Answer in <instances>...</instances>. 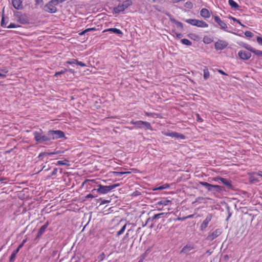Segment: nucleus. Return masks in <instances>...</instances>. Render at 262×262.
<instances>
[{
  "mask_svg": "<svg viewBox=\"0 0 262 262\" xmlns=\"http://www.w3.org/2000/svg\"><path fill=\"white\" fill-rule=\"evenodd\" d=\"M33 135L37 143L46 144L47 142L51 140L65 138L64 132L60 130L50 129L46 133H43L42 129H40L39 131L34 132Z\"/></svg>",
  "mask_w": 262,
  "mask_h": 262,
  "instance_id": "nucleus-1",
  "label": "nucleus"
},
{
  "mask_svg": "<svg viewBox=\"0 0 262 262\" xmlns=\"http://www.w3.org/2000/svg\"><path fill=\"white\" fill-rule=\"evenodd\" d=\"M199 184L213 194L219 193L226 191L224 187L218 185H213L202 181L199 182Z\"/></svg>",
  "mask_w": 262,
  "mask_h": 262,
  "instance_id": "nucleus-2",
  "label": "nucleus"
},
{
  "mask_svg": "<svg viewBox=\"0 0 262 262\" xmlns=\"http://www.w3.org/2000/svg\"><path fill=\"white\" fill-rule=\"evenodd\" d=\"M119 185V184H115L108 186H104L101 184H98L97 185L98 188L93 189L91 192L93 193L95 192H97L100 194H106L112 189L118 187Z\"/></svg>",
  "mask_w": 262,
  "mask_h": 262,
  "instance_id": "nucleus-3",
  "label": "nucleus"
},
{
  "mask_svg": "<svg viewBox=\"0 0 262 262\" xmlns=\"http://www.w3.org/2000/svg\"><path fill=\"white\" fill-rule=\"evenodd\" d=\"M133 5L132 0H125L122 4L119 5L114 8L113 11L115 14H119L124 11L126 9Z\"/></svg>",
  "mask_w": 262,
  "mask_h": 262,
  "instance_id": "nucleus-4",
  "label": "nucleus"
},
{
  "mask_svg": "<svg viewBox=\"0 0 262 262\" xmlns=\"http://www.w3.org/2000/svg\"><path fill=\"white\" fill-rule=\"evenodd\" d=\"M14 15L17 18V21L23 25L29 24V18L25 13L20 12H14Z\"/></svg>",
  "mask_w": 262,
  "mask_h": 262,
  "instance_id": "nucleus-5",
  "label": "nucleus"
},
{
  "mask_svg": "<svg viewBox=\"0 0 262 262\" xmlns=\"http://www.w3.org/2000/svg\"><path fill=\"white\" fill-rule=\"evenodd\" d=\"M185 22L200 28H206L208 26V25L205 21L195 19H188L185 20Z\"/></svg>",
  "mask_w": 262,
  "mask_h": 262,
  "instance_id": "nucleus-6",
  "label": "nucleus"
},
{
  "mask_svg": "<svg viewBox=\"0 0 262 262\" xmlns=\"http://www.w3.org/2000/svg\"><path fill=\"white\" fill-rule=\"evenodd\" d=\"M130 123L132 124L135 125L137 127L139 128H145L146 129L152 130L151 124L148 122L140 120L137 121H132Z\"/></svg>",
  "mask_w": 262,
  "mask_h": 262,
  "instance_id": "nucleus-7",
  "label": "nucleus"
},
{
  "mask_svg": "<svg viewBox=\"0 0 262 262\" xmlns=\"http://www.w3.org/2000/svg\"><path fill=\"white\" fill-rule=\"evenodd\" d=\"M56 6V4L53 3V0H51L45 6L43 9L48 13H55L57 11Z\"/></svg>",
  "mask_w": 262,
  "mask_h": 262,
  "instance_id": "nucleus-8",
  "label": "nucleus"
},
{
  "mask_svg": "<svg viewBox=\"0 0 262 262\" xmlns=\"http://www.w3.org/2000/svg\"><path fill=\"white\" fill-rule=\"evenodd\" d=\"M215 181L220 180L223 184H224L228 189L232 190L233 189V186L232 184V181L226 178L217 177L214 179Z\"/></svg>",
  "mask_w": 262,
  "mask_h": 262,
  "instance_id": "nucleus-9",
  "label": "nucleus"
},
{
  "mask_svg": "<svg viewBox=\"0 0 262 262\" xmlns=\"http://www.w3.org/2000/svg\"><path fill=\"white\" fill-rule=\"evenodd\" d=\"M228 45L227 41L219 39L214 44V48L216 50H223L225 49Z\"/></svg>",
  "mask_w": 262,
  "mask_h": 262,
  "instance_id": "nucleus-10",
  "label": "nucleus"
},
{
  "mask_svg": "<svg viewBox=\"0 0 262 262\" xmlns=\"http://www.w3.org/2000/svg\"><path fill=\"white\" fill-rule=\"evenodd\" d=\"M238 57L243 60H248L251 57V54L246 51L241 50L238 53Z\"/></svg>",
  "mask_w": 262,
  "mask_h": 262,
  "instance_id": "nucleus-11",
  "label": "nucleus"
},
{
  "mask_svg": "<svg viewBox=\"0 0 262 262\" xmlns=\"http://www.w3.org/2000/svg\"><path fill=\"white\" fill-rule=\"evenodd\" d=\"M221 234V230L219 229H216L213 231L211 233L209 234L206 237V239L209 241H212L214 238L217 237Z\"/></svg>",
  "mask_w": 262,
  "mask_h": 262,
  "instance_id": "nucleus-12",
  "label": "nucleus"
},
{
  "mask_svg": "<svg viewBox=\"0 0 262 262\" xmlns=\"http://www.w3.org/2000/svg\"><path fill=\"white\" fill-rule=\"evenodd\" d=\"M194 248V245L192 244H186L180 251V253H184L185 254H188L189 252L193 250Z\"/></svg>",
  "mask_w": 262,
  "mask_h": 262,
  "instance_id": "nucleus-13",
  "label": "nucleus"
},
{
  "mask_svg": "<svg viewBox=\"0 0 262 262\" xmlns=\"http://www.w3.org/2000/svg\"><path fill=\"white\" fill-rule=\"evenodd\" d=\"M167 213L162 212L160 213H158V214H155L151 217H148L147 219L145 225L147 224L149 222H154V221H156V220H158L160 218H161V217H163L164 215H167Z\"/></svg>",
  "mask_w": 262,
  "mask_h": 262,
  "instance_id": "nucleus-14",
  "label": "nucleus"
},
{
  "mask_svg": "<svg viewBox=\"0 0 262 262\" xmlns=\"http://www.w3.org/2000/svg\"><path fill=\"white\" fill-rule=\"evenodd\" d=\"M166 15L169 17V20L171 22V23H173L174 24H175L177 27L182 29L183 28V24L180 22V21H178L177 20H176L170 14H169V13H166Z\"/></svg>",
  "mask_w": 262,
  "mask_h": 262,
  "instance_id": "nucleus-15",
  "label": "nucleus"
},
{
  "mask_svg": "<svg viewBox=\"0 0 262 262\" xmlns=\"http://www.w3.org/2000/svg\"><path fill=\"white\" fill-rule=\"evenodd\" d=\"M212 215L211 214H209L206 216V219L204 220V221L203 222L201 225L200 228L202 230L205 229L207 227L209 222L211 221L212 219Z\"/></svg>",
  "mask_w": 262,
  "mask_h": 262,
  "instance_id": "nucleus-16",
  "label": "nucleus"
},
{
  "mask_svg": "<svg viewBox=\"0 0 262 262\" xmlns=\"http://www.w3.org/2000/svg\"><path fill=\"white\" fill-rule=\"evenodd\" d=\"M214 21L219 25L220 28L222 29H225L227 27L226 24L223 20H222L219 16H214Z\"/></svg>",
  "mask_w": 262,
  "mask_h": 262,
  "instance_id": "nucleus-17",
  "label": "nucleus"
},
{
  "mask_svg": "<svg viewBox=\"0 0 262 262\" xmlns=\"http://www.w3.org/2000/svg\"><path fill=\"white\" fill-rule=\"evenodd\" d=\"M12 3L13 7L16 10H22L23 7L21 0H12Z\"/></svg>",
  "mask_w": 262,
  "mask_h": 262,
  "instance_id": "nucleus-18",
  "label": "nucleus"
},
{
  "mask_svg": "<svg viewBox=\"0 0 262 262\" xmlns=\"http://www.w3.org/2000/svg\"><path fill=\"white\" fill-rule=\"evenodd\" d=\"M50 224V223L48 221H47L45 224L42 225V226H41V227L39 228L38 232H37V234H38L39 235H42L43 234H44V233L45 232V231H46V229L47 228H48V226Z\"/></svg>",
  "mask_w": 262,
  "mask_h": 262,
  "instance_id": "nucleus-19",
  "label": "nucleus"
},
{
  "mask_svg": "<svg viewBox=\"0 0 262 262\" xmlns=\"http://www.w3.org/2000/svg\"><path fill=\"white\" fill-rule=\"evenodd\" d=\"M200 15L202 17L205 18H208L210 17L209 11L206 8H203L201 9L200 11Z\"/></svg>",
  "mask_w": 262,
  "mask_h": 262,
  "instance_id": "nucleus-20",
  "label": "nucleus"
},
{
  "mask_svg": "<svg viewBox=\"0 0 262 262\" xmlns=\"http://www.w3.org/2000/svg\"><path fill=\"white\" fill-rule=\"evenodd\" d=\"M169 137L175 138H180L183 140L185 139V136L183 134H180L176 132H171Z\"/></svg>",
  "mask_w": 262,
  "mask_h": 262,
  "instance_id": "nucleus-21",
  "label": "nucleus"
},
{
  "mask_svg": "<svg viewBox=\"0 0 262 262\" xmlns=\"http://www.w3.org/2000/svg\"><path fill=\"white\" fill-rule=\"evenodd\" d=\"M103 32H112V33L116 34H117V35H118L119 36H121V35H122L123 34V33L121 31V30H120L119 29H117V28H109V29H106Z\"/></svg>",
  "mask_w": 262,
  "mask_h": 262,
  "instance_id": "nucleus-22",
  "label": "nucleus"
},
{
  "mask_svg": "<svg viewBox=\"0 0 262 262\" xmlns=\"http://www.w3.org/2000/svg\"><path fill=\"white\" fill-rule=\"evenodd\" d=\"M228 4L232 8L234 9L238 10L239 8V6L238 4L233 0H229Z\"/></svg>",
  "mask_w": 262,
  "mask_h": 262,
  "instance_id": "nucleus-23",
  "label": "nucleus"
},
{
  "mask_svg": "<svg viewBox=\"0 0 262 262\" xmlns=\"http://www.w3.org/2000/svg\"><path fill=\"white\" fill-rule=\"evenodd\" d=\"M255 175V173L252 175L250 176L249 177V182L250 184H255L259 181L257 178H256Z\"/></svg>",
  "mask_w": 262,
  "mask_h": 262,
  "instance_id": "nucleus-24",
  "label": "nucleus"
},
{
  "mask_svg": "<svg viewBox=\"0 0 262 262\" xmlns=\"http://www.w3.org/2000/svg\"><path fill=\"white\" fill-rule=\"evenodd\" d=\"M171 201L168 200L163 199V200H161L160 201H159L157 203V204L159 205L166 206V205H168L169 204H171Z\"/></svg>",
  "mask_w": 262,
  "mask_h": 262,
  "instance_id": "nucleus-25",
  "label": "nucleus"
},
{
  "mask_svg": "<svg viewBox=\"0 0 262 262\" xmlns=\"http://www.w3.org/2000/svg\"><path fill=\"white\" fill-rule=\"evenodd\" d=\"M210 76L208 68L205 67L203 70V77L205 80H207Z\"/></svg>",
  "mask_w": 262,
  "mask_h": 262,
  "instance_id": "nucleus-26",
  "label": "nucleus"
},
{
  "mask_svg": "<svg viewBox=\"0 0 262 262\" xmlns=\"http://www.w3.org/2000/svg\"><path fill=\"white\" fill-rule=\"evenodd\" d=\"M18 252L16 251L15 250L13 251L12 253L10 258H9V262H14L17 253Z\"/></svg>",
  "mask_w": 262,
  "mask_h": 262,
  "instance_id": "nucleus-27",
  "label": "nucleus"
},
{
  "mask_svg": "<svg viewBox=\"0 0 262 262\" xmlns=\"http://www.w3.org/2000/svg\"><path fill=\"white\" fill-rule=\"evenodd\" d=\"M4 10H3V13H2V20H1V26L3 27L7 28V26L6 25L8 23V21L6 23L5 21V17H4Z\"/></svg>",
  "mask_w": 262,
  "mask_h": 262,
  "instance_id": "nucleus-28",
  "label": "nucleus"
},
{
  "mask_svg": "<svg viewBox=\"0 0 262 262\" xmlns=\"http://www.w3.org/2000/svg\"><path fill=\"white\" fill-rule=\"evenodd\" d=\"M69 161L68 160H65L64 161H58L56 165H67L69 166V164L68 163Z\"/></svg>",
  "mask_w": 262,
  "mask_h": 262,
  "instance_id": "nucleus-29",
  "label": "nucleus"
},
{
  "mask_svg": "<svg viewBox=\"0 0 262 262\" xmlns=\"http://www.w3.org/2000/svg\"><path fill=\"white\" fill-rule=\"evenodd\" d=\"M243 47L252 53L254 52V51L255 50V49H254L251 46H250L249 45L247 44V43H245L243 45Z\"/></svg>",
  "mask_w": 262,
  "mask_h": 262,
  "instance_id": "nucleus-30",
  "label": "nucleus"
},
{
  "mask_svg": "<svg viewBox=\"0 0 262 262\" xmlns=\"http://www.w3.org/2000/svg\"><path fill=\"white\" fill-rule=\"evenodd\" d=\"M181 42L183 45H185L186 46H191L192 45L191 41H190L189 40L186 39V38L182 39L181 40Z\"/></svg>",
  "mask_w": 262,
  "mask_h": 262,
  "instance_id": "nucleus-31",
  "label": "nucleus"
},
{
  "mask_svg": "<svg viewBox=\"0 0 262 262\" xmlns=\"http://www.w3.org/2000/svg\"><path fill=\"white\" fill-rule=\"evenodd\" d=\"M126 224H125L124 226H123L120 230L117 232L116 236H119V235L122 234L126 229Z\"/></svg>",
  "mask_w": 262,
  "mask_h": 262,
  "instance_id": "nucleus-32",
  "label": "nucleus"
},
{
  "mask_svg": "<svg viewBox=\"0 0 262 262\" xmlns=\"http://www.w3.org/2000/svg\"><path fill=\"white\" fill-rule=\"evenodd\" d=\"M76 60L75 59H70L64 63V66H66L67 64H76Z\"/></svg>",
  "mask_w": 262,
  "mask_h": 262,
  "instance_id": "nucleus-33",
  "label": "nucleus"
},
{
  "mask_svg": "<svg viewBox=\"0 0 262 262\" xmlns=\"http://www.w3.org/2000/svg\"><path fill=\"white\" fill-rule=\"evenodd\" d=\"M203 41L205 43L209 44L213 41V39L209 37L205 36L204 37Z\"/></svg>",
  "mask_w": 262,
  "mask_h": 262,
  "instance_id": "nucleus-34",
  "label": "nucleus"
},
{
  "mask_svg": "<svg viewBox=\"0 0 262 262\" xmlns=\"http://www.w3.org/2000/svg\"><path fill=\"white\" fill-rule=\"evenodd\" d=\"M27 241V238L23 239L21 243L18 246V247L15 249V250L17 252H19V250L23 247L24 244L26 243Z\"/></svg>",
  "mask_w": 262,
  "mask_h": 262,
  "instance_id": "nucleus-35",
  "label": "nucleus"
},
{
  "mask_svg": "<svg viewBox=\"0 0 262 262\" xmlns=\"http://www.w3.org/2000/svg\"><path fill=\"white\" fill-rule=\"evenodd\" d=\"M105 257V255L104 252L101 253L98 256V262H101L102 261Z\"/></svg>",
  "mask_w": 262,
  "mask_h": 262,
  "instance_id": "nucleus-36",
  "label": "nucleus"
},
{
  "mask_svg": "<svg viewBox=\"0 0 262 262\" xmlns=\"http://www.w3.org/2000/svg\"><path fill=\"white\" fill-rule=\"evenodd\" d=\"M130 172L126 171V172H119V171H114V174L116 176H121L124 174L129 173Z\"/></svg>",
  "mask_w": 262,
  "mask_h": 262,
  "instance_id": "nucleus-37",
  "label": "nucleus"
},
{
  "mask_svg": "<svg viewBox=\"0 0 262 262\" xmlns=\"http://www.w3.org/2000/svg\"><path fill=\"white\" fill-rule=\"evenodd\" d=\"M20 27V26L19 25L15 24L14 23H10L9 26L7 27V28L10 29V28H15Z\"/></svg>",
  "mask_w": 262,
  "mask_h": 262,
  "instance_id": "nucleus-38",
  "label": "nucleus"
},
{
  "mask_svg": "<svg viewBox=\"0 0 262 262\" xmlns=\"http://www.w3.org/2000/svg\"><path fill=\"white\" fill-rule=\"evenodd\" d=\"M185 7L188 9H192L193 8V4L192 2L188 1L185 4Z\"/></svg>",
  "mask_w": 262,
  "mask_h": 262,
  "instance_id": "nucleus-39",
  "label": "nucleus"
},
{
  "mask_svg": "<svg viewBox=\"0 0 262 262\" xmlns=\"http://www.w3.org/2000/svg\"><path fill=\"white\" fill-rule=\"evenodd\" d=\"M244 34H245V35L248 37H252L254 36V34L249 31H245Z\"/></svg>",
  "mask_w": 262,
  "mask_h": 262,
  "instance_id": "nucleus-40",
  "label": "nucleus"
},
{
  "mask_svg": "<svg viewBox=\"0 0 262 262\" xmlns=\"http://www.w3.org/2000/svg\"><path fill=\"white\" fill-rule=\"evenodd\" d=\"M46 156H47V154L46 153V152H42L39 154V155L38 156V158L39 160H42L43 157H46Z\"/></svg>",
  "mask_w": 262,
  "mask_h": 262,
  "instance_id": "nucleus-41",
  "label": "nucleus"
},
{
  "mask_svg": "<svg viewBox=\"0 0 262 262\" xmlns=\"http://www.w3.org/2000/svg\"><path fill=\"white\" fill-rule=\"evenodd\" d=\"M66 72V70H64V69L60 71L57 72L54 75V77H57L58 75H62L64 74Z\"/></svg>",
  "mask_w": 262,
  "mask_h": 262,
  "instance_id": "nucleus-42",
  "label": "nucleus"
},
{
  "mask_svg": "<svg viewBox=\"0 0 262 262\" xmlns=\"http://www.w3.org/2000/svg\"><path fill=\"white\" fill-rule=\"evenodd\" d=\"M57 171H58V169L57 168H54L53 171L48 177L50 178L52 176H56L57 174Z\"/></svg>",
  "mask_w": 262,
  "mask_h": 262,
  "instance_id": "nucleus-43",
  "label": "nucleus"
},
{
  "mask_svg": "<svg viewBox=\"0 0 262 262\" xmlns=\"http://www.w3.org/2000/svg\"><path fill=\"white\" fill-rule=\"evenodd\" d=\"M97 196L95 194V192L94 193L92 192V193H89V194H87L85 196V198L86 199H89L90 198H95V197H97Z\"/></svg>",
  "mask_w": 262,
  "mask_h": 262,
  "instance_id": "nucleus-44",
  "label": "nucleus"
},
{
  "mask_svg": "<svg viewBox=\"0 0 262 262\" xmlns=\"http://www.w3.org/2000/svg\"><path fill=\"white\" fill-rule=\"evenodd\" d=\"M229 18L231 19V20H232L233 21H235V22H237V23H238L240 25H241L242 26H243V27H245L244 25H243L241 23V21H239V20L238 19H237L235 17H233L232 16H230L229 17Z\"/></svg>",
  "mask_w": 262,
  "mask_h": 262,
  "instance_id": "nucleus-45",
  "label": "nucleus"
},
{
  "mask_svg": "<svg viewBox=\"0 0 262 262\" xmlns=\"http://www.w3.org/2000/svg\"><path fill=\"white\" fill-rule=\"evenodd\" d=\"M150 250L149 249H147L145 252L141 255V258L144 259L150 252Z\"/></svg>",
  "mask_w": 262,
  "mask_h": 262,
  "instance_id": "nucleus-46",
  "label": "nucleus"
},
{
  "mask_svg": "<svg viewBox=\"0 0 262 262\" xmlns=\"http://www.w3.org/2000/svg\"><path fill=\"white\" fill-rule=\"evenodd\" d=\"M76 64L79 66L80 67H86V64H85L84 63H83L81 61H79L78 60H76Z\"/></svg>",
  "mask_w": 262,
  "mask_h": 262,
  "instance_id": "nucleus-47",
  "label": "nucleus"
},
{
  "mask_svg": "<svg viewBox=\"0 0 262 262\" xmlns=\"http://www.w3.org/2000/svg\"><path fill=\"white\" fill-rule=\"evenodd\" d=\"M227 209L228 211V217H227V219H226V220L228 221L229 220V219L231 217V216L232 215V213L230 211V207L229 206H227Z\"/></svg>",
  "mask_w": 262,
  "mask_h": 262,
  "instance_id": "nucleus-48",
  "label": "nucleus"
},
{
  "mask_svg": "<svg viewBox=\"0 0 262 262\" xmlns=\"http://www.w3.org/2000/svg\"><path fill=\"white\" fill-rule=\"evenodd\" d=\"M256 41L259 45L262 46V38L261 37L257 36L256 37Z\"/></svg>",
  "mask_w": 262,
  "mask_h": 262,
  "instance_id": "nucleus-49",
  "label": "nucleus"
},
{
  "mask_svg": "<svg viewBox=\"0 0 262 262\" xmlns=\"http://www.w3.org/2000/svg\"><path fill=\"white\" fill-rule=\"evenodd\" d=\"M253 53L257 56H262V51L255 50Z\"/></svg>",
  "mask_w": 262,
  "mask_h": 262,
  "instance_id": "nucleus-50",
  "label": "nucleus"
},
{
  "mask_svg": "<svg viewBox=\"0 0 262 262\" xmlns=\"http://www.w3.org/2000/svg\"><path fill=\"white\" fill-rule=\"evenodd\" d=\"M67 0H53V3H54L56 5H57L59 3H62Z\"/></svg>",
  "mask_w": 262,
  "mask_h": 262,
  "instance_id": "nucleus-51",
  "label": "nucleus"
},
{
  "mask_svg": "<svg viewBox=\"0 0 262 262\" xmlns=\"http://www.w3.org/2000/svg\"><path fill=\"white\" fill-rule=\"evenodd\" d=\"M64 70H66V72H70L71 73H72V74H74L76 73V72L73 70V69H70V68H63Z\"/></svg>",
  "mask_w": 262,
  "mask_h": 262,
  "instance_id": "nucleus-52",
  "label": "nucleus"
},
{
  "mask_svg": "<svg viewBox=\"0 0 262 262\" xmlns=\"http://www.w3.org/2000/svg\"><path fill=\"white\" fill-rule=\"evenodd\" d=\"M196 121L198 122H202L203 121V119L200 116V115L198 114H196Z\"/></svg>",
  "mask_w": 262,
  "mask_h": 262,
  "instance_id": "nucleus-53",
  "label": "nucleus"
},
{
  "mask_svg": "<svg viewBox=\"0 0 262 262\" xmlns=\"http://www.w3.org/2000/svg\"><path fill=\"white\" fill-rule=\"evenodd\" d=\"M41 235H39L38 234H37L36 236L34 238V241L35 242L36 244L39 241V239Z\"/></svg>",
  "mask_w": 262,
  "mask_h": 262,
  "instance_id": "nucleus-54",
  "label": "nucleus"
},
{
  "mask_svg": "<svg viewBox=\"0 0 262 262\" xmlns=\"http://www.w3.org/2000/svg\"><path fill=\"white\" fill-rule=\"evenodd\" d=\"M35 5L38 6L40 4H43V1L42 0H35Z\"/></svg>",
  "mask_w": 262,
  "mask_h": 262,
  "instance_id": "nucleus-55",
  "label": "nucleus"
},
{
  "mask_svg": "<svg viewBox=\"0 0 262 262\" xmlns=\"http://www.w3.org/2000/svg\"><path fill=\"white\" fill-rule=\"evenodd\" d=\"M170 133H171V132H170V131H168V132L163 131V132H162V134L163 135H165L166 136H168V137L170 136Z\"/></svg>",
  "mask_w": 262,
  "mask_h": 262,
  "instance_id": "nucleus-56",
  "label": "nucleus"
},
{
  "mask_svg": "<svg viewBox=\"0 0 262 262\" xmlns=\"http://www.w3.org/2000/svg\"><path fill=\"white\" fill-rule=\"evenodd\" d=\"M85 30H86V32L88 33V32H90V31H96V28L95 27L90 28L86 29Z\"/></svg>",
  "mask_w": 262,
  "mask_h": 262,
  "instance_id": "nucleus-57",
  "label": "nucleus"
},
{
  "mask_svg": "<svg viewBox=\"0 0 262 262\" xmlns=\"http://www.w3.org/2000/svg\"><path fill=\"white\" fill-rule=\"evenodd\" d=\"M64 152V151L63 150H56L55 151H54L53 152V155H59V154H62Z\"/></svg>",
  "mask_w": 262,
  "mask_h": 262,
  "instance_id": "nucleus-58",
  "label": "nucleus"
},
{
  "mask_svg": "<svg viewBox=\"0 0 262 262\" xmlns=\"http://www.w3.org/2000/svg\"><path fill=\"white\" fill-rule=\"evenodd\" d=\"M175 34L176 35V37L179 38V39H180L183 36V35L180 33H177V32H175Z\"/></svg>",
  "mask_w": 262,
  "mask_h": 262,
  "instance_id": "nucleus-59",
  "label": "nucleus"
},
{
  "mask_svg": "<svg viewBox=\"0 0 262 262\" xmlns=\"http://www.w3.org/2000/svg\"><path fill=\"white\" fill-rule=\"evenodd\" d=\"M164 189V187H163V186L162 185V186H160L158 187H157L155 189H154V190H162V189Z\"/></svg>",
  "mask_w": 262,
  "mask_h": 262,
  "instance_id": "nucleus-60",
  "label": "nucleus"
},
{
  "mask_svg": "<svg viewBox=\"0 0 262 262\" xmlns=\"http://www.w3.org/2000/svg\"><path fill=\"white\" fill-rule=\"evenodd\" d=\"M86 30H84V31H82L80 32H79L78 33V34L80 35V36H82L83 35H84L85 33H86Z\"/></svg>",
  "mask_w": 262,
  "mask_h": 262,
  "instance_id": "nucleus-61",
  "label": "nucleus"
},
{
  "mask_svg": "<svg viewBox=\"0 0 262 262\" xmlns=\"http://www.w3.org/2000/svg\"><path fill=\"white\" fill-rule=\"evenodd\" d=\"M218 72L219 73H221V74L222 75H228L227 74H226L225 72H224L223 70H218Z\"/></svg>",
  "mask_w": 262,
  "mask_h": 262,
  "instance_id": "nucleus-62",
  "label": "nucleus"
},
{
  "mask_svg": "<svg viewBox=\"0 0 262 262\" xmlns=\"http://www.w3.org/2000/svg\"><path fill=\"white\" fill-rule=\"evenodd\" d=\"M146 115L147 116H149V117H153L154 116V113H146Z\"/></svg>",
  "mask_w": 262,
  "mask_h": 262,
  "instance_id": "nucleus-63",
  "label": "nucleus"
},
{
  "mask_svg": "<svg viewBox=\"0 0 262 262\" xmlns=\"http://www.w3.org/2000/svg\"><path fill=\"white\" fill-rule=\"evenodd\" d=\"M255 174H256L257 176L262 177V171H259L258 172L255 173Z\"/></svg>",
  "mask_w": 262,
  "mask_h": 262,
  "instance_id": "nucleus-64",
  "label": "nucleus"
}]
</instances>
